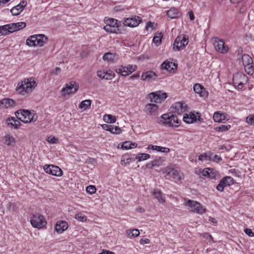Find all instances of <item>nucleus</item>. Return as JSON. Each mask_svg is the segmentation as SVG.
<instances>
[{
  "instance_id": "obj_1",
  "label": "nucleus",
  "mask_w": 254,
  "mask_h": 254,
  "mask_svg": "<svg viewBox=\"0 0 254 254\" xmlns=\"http://www.w3.org/2000/svg\"><path fill=\"white\" fill-rule=\"evenodd\" d=\"M37 85L34 78H25L17 84L16 90L19 94L24 95L31 93Z\"/></svg>"
},
{
  "instance_id": "obj_2",
  "label": "nucleus",
  "mask_w": 254,
  "mask_h": 254,
  "mask_svg": "<svg viewBox=\"0 0 254 254\" xmlns=\"http://www.w3.org/2000/svg\"><path fill=\"white\" fill-rule=\"evenodd\" d=\"M18 119L24 123H30L35 122L38 116L34 111L30 112L28 110H19L15 112Z\"/></svg>"
},
{
  "instance_id": "obj_3",
  "label": "nucleus",
  "mask_w": 254,
  "mask_h": 254,
  "mask_svg": "<svg viewBox=\"0 0 254 254\" xmlns=\"http://www.w3.org/2000/svg\"><path fill=\"white\" fill-rule=\"evenodd\" d=\"M160 123L169 127H178L180 125L181 120L176 115L170 113L162 115Z\"/></svg>"
},
{
  "instance_id": "obj_4",
  "label": "nucleus",
  "mask_w": 254,
  "mask_h": 254,
  "mask_svg": "<svg viewBox=\"0 0 254 254\" xmlns=\"http://www.w3.org/2000/svg\"><path fill=\"white\" fill-rule=\"evenodd\" d=\"M106 25L104 29L108 33L118 34L119 33V27L121 25V22L114 18L106 20Z\"/></svg>"
},
{
  "instance_id": "obj_5",
  "label": "nucleus",
  "mask_w": 254,
  "mask_h": 254,
  "mask_svg": "<svg viewBox=\"0 0 254 254\" xmlns=\"http://www.w3.org/2000/svg\"><path fill=\"white\" fill-rule=\"evenodd\" d=\"M185 204L190 211L197 214H202L206 212V209L200 203L195 201L188 200L185 202Z\"/></svg>"
},
{
  "instance_id": "obj_6",
  "label": "nucleus",
  "mask_w": 254,
  "mask_h": 254,
  "mask_svg": "<svg viewBox=\"0 0 254 254\" xmlns=\"http://www.w3.org/2000/svg\"><path fill=\"white\" fill-rule=\"evenodd\" d=\"M248 81L247 76L242 72H237L234 74L233 82L234 86L238 89H242L244 85L246 84Z\"/></svg>"
},
{
  "instance_id": "obj_7",
  "label": "nucleus",
  "mask_w": 254,
  "mask_h": 254,
  "mask_svg": "<svg viewBox=\"0 0 254 254\" xmlns=\"http://www.w3.org/2000/svg\"><path fill=\"white\" fill-rule=\"evenodd\" d=\"M78 84L74 81H71L66 83L65 87L62 90V94L63 96L66 95L74 94L78 89Z\"/></svg>"
},
{
  "instance_id": "obj_8",
  "label": "nucleus",
  "mask_w": 254,
  "mask_h": 254,
  "mask_svg": "<svg viewBox=\"0 0 254 254\" xmlns=\"http://www.w3.org/2000/svg\"><path fill=\"white\" fill-rule=\"evenodd\" d=\"M30 222L34 227L38 229L44 227L46 224V222L44 217L42 215L38 214L32 215L31 218Z\"/></svg>"
},
{
  "instance_id": "obj_9",
  "label": "nucleus",
  "mask_w": 254,
  "mask_h": 254,
  "mask_svg": "<svg viewBox=\"0 0 254 254\" xmlns=\"http://www.w3.org/2000/svg\"><path fill=\"white\" fill-rule=\"evenodd\" d=\"M188 44V39L184 35L178 36L174 43L173 49L176 51L183 50Z\"/></svg>"
},
{
  "instance_id": "obj_10",
  "label": "nucleus",
  "mask_w": 254,
  "mask_h": 254,
  "mask_svg": "<svg viewBox=\"0 0 254 254\" xmlns=\"http://www.w3.org/2000/svg\"><path fill=\"white\" fill-rule=\"evenodd\" d=\"M122 22L125 26L134 27L137 26L142 22V18L138 16H133L131 17L125 18Z\"/></svg>"
},
{
  "instance_id": "obj_11",
  "label": "nucleus",
  "mask_w": 254,
  "mask_h": 254,
  "mask_svg": "<svg viewBox=\"0 0 254 254\" xmlns=\"http://www.w3.org/2000/svg\"><path fill=\"white\" fill-rule=\"evenodd\" d=\"M213 45L215 50L221 54H226L228 51V47L225 46L224 41L222 39L217 37L214 38Z\"/></svg>"
},
{
  "instance_id": "obj_12",
  "label": "nucleus",
  "mask_w": 254,
  "mask_h": 254,
  "mask_svg": "<svg viewBox=\"0 0 254 254\" xmlns=\"http://www.w3.org/2000/svg\"><path fill=\"white\" fill-rule=\"evenodd\" d=\"M166 98V93L160 91L152 92L148 95V98L152 102L160 103Z\"/></svg>"
},
{
  "instance_id": "obj_13",
  "label": "nucleus",
  "mask_w": 254,
  "mask_h": 254,
  "mask_svg": "<svg viewBox=\"0 0 254 254\" xmlns=\"http://www.w3.org/2000/svg\"><path fill=\"white\" fill-rule=\"evenodd\" d=\"M136 69L135 65L128 64L127 66L121 65L118 70V72L122 76H127Z\"/></svg>"
},
{
  "instance_id": "obj_14",
  "label": "nucleus",
  "mask_w": 254,
  "mask_h": 254,
  "mask_svg": "<svg viewBox=\"0 0 254 254\" xmlns=\"http://www.w3.org/2000/svg\"><path fill=\"white\" fill-rule=\"evenodd\" d=\"M45 172L50 175H63L62 169L54 165H46L43 167Z\"/></svg>"
},
{
  "instance_id": "obj_15",
  "label": "nucleus",
  "mask_w": 254,
  "mask_h": 254,
  "mask_svg": "<svg viewBox=\"0 0 254 254\" xmlns=\"http://www.w3.org/2000/svg\"><path fill=\"white\" fill-rule=\"evenodd\" d=\"M233 184V179L230 176L225 177L219 183L216 187L217 190L222 191L224 188Z\"/></svg>"
},
{
  "instance_id": "obj_16",
  "label": "nucleus",
  "mask_w": 254,
  "mask_h": 254,
  "mask_svg": "<svg viewBox=\"0 0 254 254\" xmlns=\"http://www.w3.org/2000/svg\"><path fill=\"white\" fill-rule=\"evenodd\" d=\"M173 112L178 115H182L187 110V106L183 103L179 102L175 103L173 106Z\"/></svg>"
},
{
  "instance_id": "obj_17",
  "label": "nucleus",
  "mask_w": 254,
  "mask_h": 254,
  "mask_svg": "<svg viewBox=\"0 0 254 254\" xmlns=\"http://www.w3.org/2000/svg\"><path fill=\"white\" fill-rule=\"evenodd\" d=\"M27 2L25 0H22L18 4L13 7L11 10L10 12L13 15L17 16L19 15L23 10L24 8L26 5Z\"/></svg>"
},
{
  "instance_id": "obj_18",
  "label": "nucleus",
  "mask_w": 254,
  "mask_h": 254,
  "mask_svg": "<svg viewBox=\"0 0 254 254\" xmlns=\"http://www.w3.org/2000/svg\"><path fill=\"white\" fill-rule=\"evenodd\" d=\"M97 76L101 79L111 80L114 76V73L111 70H100L97 72Z\"/></svg>"
},
{
  "instance_id": "obj_19",
  "label": "nucleus",
  "mask_w": 254,
  "mask_h": 254,
  "mask_svg": "<svg viewBox=\"0 0 254 254\" xmlns=\"http://www.w3.org/2000/svg\"><path fill=\"white\" fill-rule=\"evenodd\" d=\"M193 90L195 93L198 94L200 97H207L208 92L204 87L199 83H196L193 86Z\"/></svg>"
},
{
  "instance_id": "obj_20",
  "label": "nucleus",
  "mask_w": 254,
  "mask_h": 254,
  "mask_svg": "<svg viewBox=\"0 0 254 254\" xmlns=\"http://www.w3.org/2000/svg\"><path fill=\"white\" fill-rule=\"evenodd\" d=\"M199 118L200 116H197L192 113H190L189 115L186 114L183 116L184 121L187 124H191L197 120H199Z\"/></svg>"
},
{
  "instance_id": "obj_21",
  "label": "nucleus",
  "mask_w": 254,
  "mask_h": 254,
  "mask_svg": "<svg viewBox=\"0 0 254 254\" xmlns=\"http://www.w3.org/2000/svg\"><path fill=\"white\" fill-rule=\"evenodd\" d=\"M15 101L12 99L5 98L0 101V108H9L14 107Z\"/></svg>"
},
{
  "instance_id": "obj_22",
  "label": "nucleus",
  "mask_w": 254,
  "mask_h": 254,
  "mask_svg": "<svg viewBox=\"0 0 254 254\" xmlns=\"http://www.w3.org/2000/svg\"><path fill=\"white\" fill-rule=\"evenodd\" d=\"M36 45L37 46L42 47L47 43L48 38L43 34L35 35Z\"/></svg>"
},
{
  "instance_id": "obj_23",
  "label": "nucleus",
  "mask_w": 254,
  "mask_h": 254,
  "mask_svg": "<svg viewBox=\"0 0 254 254\" xmlns=\"http://www.w3.org/2000/svg\"><path fill=\"white\" fill-rule=\"evenodd\" d=\"M67 228L68 224L67 222L64 221H59L57 222L55 228L57 232L62 233L64 230H66Z\"/></svg>"
},
{
  "instance_id": "obj_24",
  "label": "nucleus",
  "mask_w": 254,
  "mask_h": 254,
  "mask_svg": "<svg viewBox=\"0 0 254 254\" xmlns=\"http://www.w3.org/2000/svg\"><path fill=\"white\" fill-rule=\"evenodd\" d=\"M213 118L215 122H222L225 120H228L229 116L225 113L216 112L214 114Z\"/></svg>"
},
{
  "instance_id": "obj_25",
  "label": "nucleus",
  "mask_w": 254,
  "mask_h": 254,
  "mask_svg": "<svg viewBox=\"0 0 254 254\" xmlns=\"http://www.w3.org/2000/svg\"><path fill=\"white\" fill-rule=\"evenodd\" d=\"M2 142L8 146H13L15 144V139L9 134H6L2 137Z\"/></svg>"
},
{
  "instance_id": "obj_26",
  "label": "nucleus",
  "mask_w": 254,
  "mask_h": 254,
  "mask_svg": "<svg viewBox=\"0 0 254 254\" xmlns=\"http://www.w3.org/2000/svg\"><path fill=\"white\" fill-rule=\"evenodd\" d=\"M156 74L151 71H148L146 72L143 73L141 75V78L142 80H154L156 79Z\"/></svg>"
},
{
  "instance_id": "obj_27",
  "label": "nucleus",
  "mask_w": 254,
  "mask_h": 254,
  "mask_svg": "<svg viewBox=\"0 0 254 254\" xmlns=\"http://www.w3.org/2000/svg\"><path fill=\"white\" fill-rule=\"evenodd\" d=\"M152 194L159 203H164L165 202V199L160 190L155 189L152 191Z\"/></svg>"
},
{
  "instance_id": "obj_28",
  "label": "nucleus",
  "mask_w": 254,
  "mask_h": 254,
  "mask_svg": "<svg viewBox=\"0 0 254 254\" xmlns=\"http://www.w3.org/2000/svg\"><path fill=\"white\" fill-rule=\"evenodd\" d=\"M145 109L150 115H154L157 113L158 107L156 104H148L145 106Z\"/></svg>"
},
{
  "instance_id": "obj_29",
  "label": "nucleus",
  "mask_w": 254,
  "mask_h": 254,
  "mask_svg": "<svg viewBox=\"0 0 254 254\" xmlns=\"http://www.w3.org/2000/svg\"><path fill=\"white\" fill-rule=\"evenodd\" d=\"M165 173L166 175H178L180 173V170L175 166H168L165 169Z\"/></svg>"
},
{
  "instance_id": "obj_30",
  "label": "nucleus",
  "mask_w": 254,
  "mask_h": 254,
  "mask_svg": "<svg viewBox=\"0 0 254 254\" xmlns=\"http://www.w3.org/2000/svg\"><path fill=\"white\" fill-rule=\"evenodd\" d=\"M161 67L162 69H166L167 71H171L174 68H176V65L172 62L166 61L161 64Z\"/></svg>"
},
{
  "instance_id": "obj_31",
  "label": "nucleus",
  "mask_w": 254,
  "mask_h": 254,
  "mask_svg": "<svg viewBox=\"0 0 254 254\" xmlns=\"http://www.w3.org/2000/svg\"><path fill=\"white\" fill-rule=\"evenodd\" d=\"M242 60L243 65H247L248 64H253V61L252 58L247 54H244L242 56Z\"/></svg>"
},
{
  "instance_id": "obj_32",
  "label": "nucleus",
  "mask_w": 254,
  "mask_h": 254,
  "mask_svg": "<svg viewBox=\"0 0 254 254\" xmlns=\"http://www.w3.org/2000/svg\"><path fill=\"white\" fill-rule=\"evenodd\" d=\"M149 148H151L153 150H156L158 152L164 153H168L170 152V149L169 148L159 146L157 145H151L150 147H149Z\"/></svg>"
},
{
  "instance_id": "obj_33",
  "label": "nucleus",
  "mask_w": 254,
  "mask_h": 254,
  "mask_svg": "<svg viewBox=\"0 0 254 254\" xmlns=\"http://www.w3.org/2000/svg\"><path fill=\"white\" fill-rule=\"evenodd\" d=\"M104 121L108 123L113 124L116 121V117L111 115L106 114L103 117Z\"/></svg>"
},
{
  "instance_id": "obj_34",
  "label": "nucleus",
  "mask_w": 254,
  "mask_h": 254,
  "mask_svg": "<svg viewBox=\"0 0 254 254\" xmlns=\"http://www.w3.org/2000/svg\"><path fill=\"white\" fill-rule=\"evenodd\" d=\"M167 15L171 18H175L179 16L178 10L175 8H171L167 13Z\"/></svg>"
},
{
  "instance_id": "obj_35",
  "label": "nucleus",
  "mask_w": 254,
  "mask_h": 254,
  "mask_svg": "<svg viewBox=\"0 0 254 254\" xmlns=\"http://www.w3.org/2000/svg\"><path fill=\"white\" fill-rule=\"evenodd\" d=\"M91 101L90 100H85L82 101L79 106V108L83 109L84 110H87L91 106Z\"/></svg>"
},
{
  "instance_id": "obj_36",
  "label": "nucleus",
  "mask_w": 254,
  "mask_h": 254,
  "mask_svg": "<svg viewBox=\"0 0 254 254\" xmlns=\"http://www.w3.org/2000/svg\"><path fill=\"white\" fill-rule=\"evenodd\" d=\"M137 146V144L136 143L134 142L132 143L130 141H125L123 143V145H122V148H125L126 149H129L133 148H135Z\"/></svg>"
},
{
  "instance_id": "obj_37",
  "label": "nucleus",
  "mask_w": 254,
  "mask_h": 254,
  "mask_svg": "<svg viewBox=\"0 0 254 254\" xmlns=\"http://www.w3.org/2000/svg\"><path fill=\"white\" fill-rule=\"evenodd\" d=\"M199 171V174L200 175V173L201 175H215V173L213 172V169L212 168H206L203 169L202 170H201V169H198Z\"/></svg>"
},
{
  "instance_id": "obj_38",
  "label": "nucleus",
  "mask_w": 254,
  "mask_h": 254,
  "mask_svg": "<svg viewBox=\"0 0 254 254\" xmlns=\"http://www.w3.org/2000/svg\"><path fill=\"white\" fill-rule=\"evenodd\" d=\"M7 122L8 125H11L15 128H17L20 124L19 121L15 120L14 118H8Z\"/></svg>"
},
{
  "instance_id": "obj_39",
  "label": "nucleus",
  "mask_w": 254,
  "mask_h": 254,
  "mask_svg": "<svg viewBox=\"0 0 254 254\" xmlns=\"http://www.w3.org/2000/svg\"><path fill=\"white\" fill-rule=\"evenodd\" d=\"M162 34L161 33H156L153 39V42L157 46L160 45L161 43Z\"/></svg>"
},
{
  "instance_id": "obj_40",
  "label": "nucleus",
  "mask_w": 254,
  "mask_h": 254,
  "mask_svg": "<svg viewBox=\"0 0 254 254\" xmlns=\"http://www.w3.org/2000/svg\"><path fill=\"white\" fill-rule=\"evenodd\" d=\"M198 160L201 161H206L212 160V154L208 155L206 153H203L198 156Z\"/></svg>"
},
{
  "instance_id": "obj_41",
  "label": "nucleus",
  "mask_w": 254,
  "mask_h": 254,
  "mask_svg": "<svg viewBox=\"0 0 254 254\" xmlns=\"http://www.w3.org/2000/svg\"><path fill=\"white\" fill-rule=\"evenodd\" d=\"M35 35H32L30 36L27 40H26V44L29 46H36V42L35 40Z\"/></svg>"
},
{
  "instance_id": "obj_42",
  "label": "nucleus",
  "mask_w": 254,
  "mask_h": 254,
  "mask_svg": "<svg viewBox=\"0 0 254 254\" xmlns=\"http://www.w3.org/2000/svg\"><path fill=\"white\" fill-rule=\"evenodd\" d=\"M140 233L137 229H133L127 232V235L128 238L136 237L139 236Z\"/></svg>"
},
{
  "instance_id": "obj_43",
  "label": "nucleus",
  "mask_w": 254,
  "mask_h": 254,
  "mask_svg": "<svg viewBox=\"0 0 254 254\" xmlns=\"http://www.w3.org/2000/svg\"><path fill=\"white\" fill-rule=\"evenodd\" d=\"M115 58V55L111 53H107L104 54L103 59L105 61H107L108 62H111L114 60Z\"/></svg>"
},
{
  "instance_id": "obj_44",
  "label": "nucleus",
  "mask_w": 254,
  "mask_h": 254,
  "mask_svg": "<svg viewBox=\"0 0 254 254\" xmlns=\"http://www.w3.org/2000/svg\"><path fill=\"white\" fill-rule=\"evenodd\" d=\"M253 64H248L245 65L244 68L245 71L249 75H253L254 73V67L252 65Z\"/></svg>"
},
{
  "instance_id": "obj_45",
  "label": "nucleus",
  "mask_w": 254,
  "mask_h": 254,
  "mask_svg": "<svg viewBox=\"0 0 254 254\" xmlns=\"http://www.w3.org/2000/svg\"><path fill=\"white\" fill-rule=\"evenodd\" d=\"M136 158L139 161H141L149 158L150 155L147 153H140L137 155Z\"/></svg>"
},
{
  "instance_id": "obj_46",
  "label": "nucleus",
  "mask_w": 254,
  "mask_h": 254,
  "mask_svg": "<svg viewBox=\"0 0 254 254\" xmlns=\"http://www.w3.org/2000/svg\"><path fill=\"white\" fill-rule=\"evenodd\" d=\"M7 25H4L0 26V36L6 35L8 34Z\"/></svg>"
},
{
  "instance_id": "obj_47",
  "label": "nucleus",
  "mask_w": 254,
  "mask_h": 254,
  "mask_svg": "<svg viewBox=\"0 0 254 254\" xmlns=\"http://www.w3.org/2000/svg\"><path fill=\"white\" fill-rule=\"evenodd\" d=\"M163 162V160L161 157H158L151 162V166H159Z\"/></svg>"
},
{
  "instance_id": "obj_48",
  "label": "nucleus",
  "mask_w": 254,
  "mask_h": 254,
  "mask_svg": "<svg viewBox=\"0 0 254 254\" xmlns=\"http://www.w3.org/2000/svg\"><path fill=\"white\" fill-rule=\"evenodd\" d=\"M130 161V159L129 158L128 155H124L122 156L121 159V164L122 165H126L127 164L129 163Z\"/></svg>"
},
{
  "instance_id": "obj_49",
  "label": "nucleus",
  "mask_w": 254,
  "mask_h": 254,
  "mask_svg": "<svg viewBox=\"0 0 254 254\" xmlns=\"http://www.w3.org/2000/svg\"><path fill=\"white\" fill-rule=\"evenodd\" d=\"M15 24V29L16 31L21 30L26 26V23L24 22H19L17 23H13Z\"/></svg>"
},
{
  "instance_id": "obj_50",
  "label": "nucleus",
  "mask_w": 254,
  "mask_h": 254,
  "mask_svg": "<svg viewBox=\"0 0 254 254\" xmlns=\"http://www.w3.org/2000/svg\"><path fill=\"white\" fill-rule=\"evenodd\" d=\"M86 191L90 194H94L96 192V189L94 186H88L86 187Z\"/></svg>"
},
{
  "instance_id": "obj_51",
  "label": "nucleus",
  "mask_w": 254,
  "mask_h": 254,
  "mask_svg": "<svg viewBox=\"0 0 254 254\" xmlns=\"http://www.w3.org/2000/svg\"><path fill=\"white\" fill-rule=\"evenodd\" d=\"M75 218L77 220H79V221H82V222L85 221L86 220V219H87L85 215H83L81 213H79L76 214L75 215Z\"/></svg>"
},
{
  "instance_id": "obj_52",
  "label": "nucleus",
  "mask_w": 254,
  "mask_h": 254,
  "mask_svg": "<svg viewBox=\"0 0 254 254\" xmlns=\"http://www.w3.org/2000/svg\"><path fill=\"white\" fill-rule=\"evenodd\" d=\"M7 25V28L8 30V34L13 33L15 31H16V30L15 29V25L13 23H11L10 24H8Z\"/></svg>"
},
{
  "instance_id": "obj_53",
  "label": "nucleus",
  "mask_w": 254,
  "mask_h": 254,
  "mask_svg": "<svg viewBox=\"0 0 254 254\" xmlns=\"http://www.w3.org/2000/svg\"><path fill=\"white\" fill-rule=\"evenodd\" d=\"M46 140L50 143L54 144L57 142L58 138L55 136H50L47 137Z\"/></svg>"
},
{
  "instance_id": "obj_54",
  "label": "nucleus",
  "mask_w": 254,
  "mask_h": 254,
  "mask_svg": "<svg viewBox=\"0 0 254 254\" xmlns=\"http://www.w3.org/2000/svg\"><path fill=\"white\" fill-rule=\"evenodd\" d=\"M246 122L249 124L254 125V115L248 116L246 118Z\"/></svg>"
},
{
  "instance_id": "obj_55",
  "label": "nucleus",
  "mask_w": 254,
  "mask_h": 254,
  "mask_svg": "<svg viewBox=\"0 0 254 254\" xmlns=\"http://www.w3.org/2000/svg\"><path fill=\"white\" fill-rule=\"evenodd\" d=\"M121 132L122 129H121V128L117 126H113V129L112 130V131L111 132L112 133L119 134Z\"/></svg>"
},
{
  "instance_id": "obj_56",
  "label": "nucleus",
  "mask_w": 254,
  "mask_h": 254,
  "mask_svg": "<svg viewBox=\"0 0 254 254\" xmlns=\"http://www.w3.org/2000/svg\"><path fill=\"white\" fill-rule=\"evenodd\" d=\"M231 126L230 125H221L219 126L218 128V130L221 131H224L228 130L230 128Z\"/></svg>"
},
{
  "instance_id": "obj_57",
  "label": "nucleus",
  "mask_w": 254,
  "mask_h": 254,
  "mask_svg": "<svg viewBox=\"0 0 254 254\" xmlns=\"http://www.w3.org/2000/svg\"><path fill=\"white\" fill-rule=\"evenodd\" d=\"M103 129L109 131L110 132L112 131L113 129V125L104 124L102 126Z\"/></svg>"
},
{
  "instance_id": "obj_58",
  "label": "nucleus",
  "mask_w": 254,
  "mask_h": 254,
  "mask_svg": "<svg viewBox=\"0 0 254 254\" xmlns=\"http://www.w3.org/2000/svg\"><path fill=\"white\" fill-rule=\"evenodd\" d=\"M245 233L250 237H254V229L253 231L251 229L247 228L245 229Z\"/></svg>"
},
{
  "instance_id": "obj_59",
  "label": "nucleus",
  "mask_w": 254,
  "mask_h": 254,
  "mask_svg": "<svg viewBox=\"0 0 254 254\" xmlns=\"http://www.w3.org/2000/svg\"><path fill=\"white\" fill-rule=\"evenodd\" d=\"M154 25V23H152L151 21H149L147 23L146 25L145 26V29L146 30H148L150 28H151V31L153 30V27Z\"/></svg>"
},
{
  "instance_id": "obj_60",
  "label": "nucleus",
  "mask_w": 254,
  "mask_h": 254,
  "mask_svg": "<svg viewBox=\"0 0 254 254\" xmlns=\"http://www.w3.org/2000/svg\"><path fill=\"white\" fill-rule=\"evenodd\" d=\"M204 237L209 241H213V237L209 233H205Z\"/></svg>"
},
{
  "instance_id": "obj_61",
  "label": "nucleus",
  "mask_w": 254,
  "mask_h": 254,
  "mask_svg": "<svg viewBox=\"0 0 254 254\" xmlns=\"http://www.w3.org/2000/svg\"><path fill=\"white\" fill-rule=\"evenodd\" d=\"M212 160H214V161L216 160L217 161H218L221 160V159L217 155H213V154H212Z\"/></svg>"
},
{
  "instance_id": "obj_62",
  "label": "nucleus",
  "mask_w": 254,
  "mask_h": 254,
  "mask_svg": "<svg viewBox=\"0 0 254 254\" xmlns=\"http://www.w3.org/2000/svg\"><path fill=\"white\" fill-rule=\"evenodd\" d=\"M189 17L190 20H193L194 19V16L192 11H190L189 12Z\"/></svg>"
},
{
  "instance_id": "obj_63",
  "label": "nucleus",
  "mask_w": 254,
  "mask_h": 254,
  "mask_svg": "<svg viewBox=\"0 0 254 254\" xmlns=\"http://www.w3.org/2000/svg\"><path fill=\"white\" fill-rule=\"evenodd\" d=\"M149 242V240L148 239H141L140 240V243L141 244H147Z\"/></svg>"
},
{
  "instance_id": "obj_64",
  "label": "nucleus",
  "mask_w": 254,
  "mask_h": 254,
  "mask_svg": "<svg viewBox=\"0 0 254 254\" xmlns=\"http://www.w3.org/2000/svg\"><path fill=\"white\" fill-rule=\"evenodd\" d=\"M99 254H115L113 252L109 251H103L102 253Z\"/></svg>"
}]
</instances>
